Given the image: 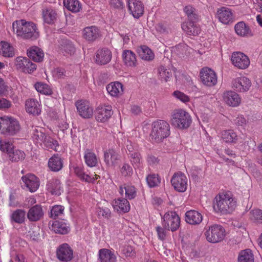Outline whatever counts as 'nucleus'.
<instances>
[{
	"label": "nucleus",
	"mask_w": 262,
	"mask_h": 262,
	"mask_svg": "<svg viewBox=\"0 0 262 262\" xmlns=\"http://www.w3.org/2000/svg\"><path fill=\"white\" fill-rule=\"evenodd\" d=\"M28 58L27 57H18L16 59L15 64L17 69H21L24 71L26 62L28 61Z\"/></svg>",
	"instance_id": "bf43d9fd"
},
{
	"label": "nucleus",
	"mask_w": 262,
	"mask_h": 262,
	"mask_svg": "<svg viewBox=\"0 0 262 262\" xmlns=\"http://www.w3.org/2000/svg\"><path fill=\"white\" fill-rule=\"evenodd\" d=\"M34 86L36 91L40 93L49 95L52 93L51 89L46 83L37 82Z\"/></svg>",
	"instance_id": "8fccbe9b"
},
{
	"label": "nucleus",
	"mask_w": 262,
	"mask_h": 262,
	"mask_svg": "<svg viewBox=\"0 0 262 262\" xmlns=\"http://www.w3.org/2000/svg\"><path fill=\"white\" fill-rule=\"evenodd\" d=\"M52 230L56 233L66 234L70 231L69 226L63 221H55L52 225Z\"/></svg>",
	"instance_id": "7c9ffc66"
},
{
	"label": "nucleus",
	"mask_w": 262,
	"mask_h": 262,
	"mask_svg": "<svg viewBox=\"0 0 262 262\" xmlns=\"http://www.w3.org/2000/svg\"><path fill=\"white\" fill-rule=\"evenodd\" d=\"M26 111L29 114L38 115L40 113L41 109L38 102L34 99H31L26 102Z\"/></svg>",
	"instance_id": "c756f323"
},
{
	"label": "nucleus",
	"mask_w": 262,
	"mask_h": 262,
	"mask_svg": "<svg viewBox=\"0 0 262 262\" xmlns=\"http://www.w3.org/2000/svg\"><path fill=\"white\" fill-rule=\"evenodd\" d=\"M14 148V146L12 143L7 141L0 140V149L2 151L7 153L8 156Z\"/></svg>",
	"instance_id": "603ef678"
},
{
	"label": "nucleus",
	"mask_w": 262,
	"mask_h": 262,
	"mask_svg": "<svg viewBox=\"0 0 262 262\" xmlns=\"http://www.w3.org/2000/svg\"><path fill=\"white\" fill-rule=\"evenodd\" d=\"M64 6L73 12H78L81 9V5L78 0H64Z\"/></svg>",
	"instance_id": "37998d69"
},
{
	"label": "nucleus",
	"mask_w": 262,
	"mask_h": 262,
	"mask_svg": "<svg viewBox=\"0 0 262 262\" xmlns=\"http://www.w3.org/2000/svg\"><path fill=\"white\" fill-rule=\"evenodd\" d=\"M170 135V126L164 120H158L152 124V130L150 133L151 140L156 142H160Z\"/></svg>",
	"instance_id": "20e7f679"
},
{
	"label": "nucleus",
	"mask_w": 262,
	"mask_h": 262,
	"mask_svg": "<svg viewBox=\"0 0 262 262\" xmlns=\"http://www.w3.org/2000/svg\"><path fill=\"white\" fill-rule=\"evenodd\" d=\"M112 58V53L107 48L99 49L96 55V62L100 65H104L108 63Z\"/></svg>",
	"instance_id": "aec40b11"
},
{
	"label": "nucleus",
	"mask_w": 262,
	"mask_h": 262,
	"mask_svg": "<svg viewBox=\"0 0 262 262\" xmlns=\"http://www.w3.org/2000/svg\"><path fill=\"white\" fill-rule=\"evenodd\" d=\"M127 6L128 10L135 18H139L143 15L144 7L139 0H128Z\"/></svg>",
	"instance_id": "ddd939ff"
},
{
	"label": "nucleus",
	"mask_w": 262,
	"mask_h": 262,
	"mask_svg": "<svg viewBox=\"0 0 262 262\" xmlns=\"http://www.w3.org/2000/svg\"><path fill=\"white\" fill-rule=\"evenodd\" d=\"M0 53L5 57H12L14 55L13 48L8 42L2 41Z\"/></svg>",
	"instance_id": "a18cd8bd"
},
{
	"label": "nucleus",
	"mask_w": 262,
	"mask_h": 262,
	"mask_svg": "<svg viewBox=\"0 0 262 262\" xmlns=\"http://www.w3.org/2000/svg\"><path fill=\"white\" fill-rule=\"evenodd\" d=\"M28 56L34 61L41 62L44 57V52L42 50L37 46H33L27 50Z\"/></svg>",
	"instance_id": "b1692460"
},
{
	"label": "nucleus",
	"mask_w": 262,
	"mask_h": 262,
	"mask_svg": "<svg viewBox=\"0 0 262 262\" xmlns=\"http://www.w3.org/2000/svg\"><path fill=\"white\" fill-rule=\"evenodd\" d=\"M171 124L180 129L187 128L192 120L188 113L183 110H177L173 112L171 119Z\"/></svg>",
	"instance_id": "39448f33"
},
{
	"label": "nucleus",
	"mask_w": 262,
	"mask_h": 262,
	"mask_svg": "<svg viewBox=\"0 0 262 262\" xmlns=\"http://www.w3.org/2000/svg\"><path fill=\"white\" fill-rule=\"evenodd\" d=\"M171 183L174 189L179 192H185L188 186V179L181 171L175 172L171 179Z\"/></svg>",
	"instance_id": "6e6552de"
},
{
	"label": "nucleus",
	"mask_w": 262,
	"mask_h": 262,
	"mask_svg": "<svg viewBox=\"0 0 262 262\" xmlns=\"http://www.w3.org/2000/svg\"><path fill=\"white\" fill-rule=\"evenodd\" d=\"M121 172L124 176H130L133 173V169L129 164L124 163L121 168Z\"/></svg>",
	"instance_id": "e2e57ef3"
},
{
	"label": "nucleus",
	"mask_w": 262,
	"mask_h": 262,
	"mask_svg": "<svg viewBox=\"0 0 262 262\" xmlns=\"http://www.w3.org/2000/svg\"><path fill=\"white\" fill-rule=\"evenodd\" d=\"M26 157L25 153L19 149L14 148L11 152H9V159L13 162L22 161Z\"/></svg>",
	"instance_id": "58836bf2"
},
{
	"label": "nucleus",
	"mask_w": 262,
	"mask_h": 262,
	"mask_svg": "<svg viewBox=\"0 0 262 262\" xmlns=\"http://www.w3.org/2000/svg\"><path fill=\"white\" fill-rule=\"evenodd\" d=\"M110 4L112 7L115 8L122 9L123 8V3L121 0H111Z\"/></svg>",
	"instance_id": "774afa93"
},
{
	"label": "nucleus",
	"mask_w": 262,
	"mask_h": 262,
	"mask_svg": "<svg viewBox=\"0 0 262 262\" xmlns=\"http://www.w3.org/2000/svg\"><path fill=\"white\" fill-rule=\"evenodd\" d=\"M12 27L14 30L16 29L17 35L23 39L34 40L39 36L36 26L32 22L24 19L16 20L13 22Z\"/></svg>",
	"instance_id": "f257e3e1"
},
{
	"label": "nucleus",
	"mask_w": 262,
	"mask_h": 262,
	"mask_svg": "<svg viewBox=\"0 0 262 262\" xmlns=\"http://www.w3.org/2000/svg\"><path fill=\"white\" fill-rule=\"evenodd\" d=\"M75 173L80 179L84 180L85 182H90L91 180L90 177L85 174L84 172L83 169L81 167H76L75 168Z\"/></svg>",
	"instance_id": "4d7b16f0"
},
{
	"label": "nucleus",
	"mask_w": 262,
	"mask_h": 262,
	"mask_svg": "<svg viewBox=\"0 0 262 262\" xmlns=\"http://www.w3.org/2000/svg\"><path fill=\"white\" fill-rule=\"evenodd\" d=\"M48 190L52 194L59 195L61 194V183L58 179L49 181L47 185Z\"/></svg>",
	"instance_id": "c9c22d12"
},
{
	"label": "nucleus",
	"mask_w": 262,
	"mask_h": 262,
	"mask_svg": "<svg viewBox=\"0 0 262 262\" xmlns=\"http://www.w3.org/2000/svg\"><path fill=\"white\" fill-rule=\"evenodd\" d=\"M234 89L239 92H247L251 85L250 80L246 77H240L235 78L232 82Z\"/></svg>",
	"instance_id": "a211bd4d"
},
{
	"label": "nucleus",
	"mask_w": 262,
	"mask_h": 262,
	"mask_svg": "<svg viewBox=\"0 0 262 262\" xmlns=\"http://www.w3.org/2000/svg\"><path fill=\"white\" fill-rule=\"evenodd\" d=\"M128 156L133 165H134V166L138 167L141 162V157L140 154L135 151L134 152H131V154Z\"/></svg>",
	"instance_id": "6e6d98bb"
},
{
	"label": "nucleus",
	"mask_w": 262,
	"mask_h": 262,
	"mask_svg": "<svg viewBox=\"0 0 262 262\" xmlns=\"http://www.w3.org/2000/svg\"><path fill=\"white\" fill-rule=\"evenodd\" d=\"M44 146L49 149H55L56 147L58 145L56 140H54L51 137L47 135L42 142Z\"/></svg>",
	"instance_id": "864d4df0"
},
{
	"label": "nucleus",
	"mask_w": 262,
	"mask_h": 262,
	"mask_svg": "<svg viewBox=\"0 0 262 262\" xmlns=\"http://www.w3.org/2000/svg\"><path fill=\"white\" fill-rule=\"evenodd\" d=\"M104 161L107 165H114L119 160L120 156L113 149H108L104 153Z\"/></svg>",
	"instance_id": "a878e982"
},
{
	"label": "nucleus",
	"mask_w": 262,
	"mask_h": 262,
	"mask_svg": "<svg viewBox=\"0 0 262 262\" xmlns=\"http://www.w3.org/2000/svg\"><path fill=\"white\" fill-rule=\"evenodd\" d=\"M24 186L31 192H35L39 188L40 181L39 179L33 174H27L21 178Z\"/></svg>",
	"instance_id": "f8f14e48"
},
{
	"label": "nucleus",
	"mask_w": 262,
	"mask_h": 262,
	"mask_svg": "<svg viewBox=\"0 0 262 262\" xmlns=\"http://www.w3.org/2000/svg\"><path fill=\"white\" fill-rule=\"evenodd\" d=\"M84 158L86 164L91 167L97 166L98 159L95 153L86 149L84 152Z\"/></svg>",
	"instance_id": "4c0bfd02"
},
{
	"label": "nucleus",
	"mask_w": 262,
	"mask_h": 262,
	"mask_svg": "<svg viewBox=\"0 0 262 262\" xmlns=\"http://www.w3.org/2000/svg\"><path fill=\"white\" fill-rule=\"evenodd\" d=\"M231 61L235 67L240 69H246L250 64L248 57L240 52H234L232 54Z\"/></svg>",
	"instance_id": "9b49d317"
},
{
	"label": "nucleus",
	"mask_w": 262,
	"mask_h": 262,
	"mask_svg": "<svg viewBox=\"0 0 262 262\" xmlns=\"http://www.w3.org/2000/svg\"><path fill=\"white\" fill-rule=\"evenodd\" d=\"M36 69V64L32 62L28 58L26 62L23 72L25 73H31Z\"/></svg>",
	"instance_id": "052dcab7"
},
{
	"label": "nucleus",
	"mask_w": 262,
	"mask_h": 262,
	"mask_svg": "<svg viewBox=\"0 0 262 262\" xmlns=\"http://www.w3.org/2000/svg\"><path fill=\"white\" fill-rule=\"evenodd\" d=\"M236 207V201L228 194H218L214 199L213 207L214 211L222 214L231 213Z\"/></svg>",
	"instance_id": "f03ea898"
},
{
	"label": "nucleus",
	"mask_w": 262,
	"mask_h": 262,
	"mask_svg": "<svg viewBox=\"0 0 262 262\" xmlns=\"http://www.w3.org/2000/svg\"><path fill=\"white\" fill-rule=\"evenodd\" d=\"M26 212L22 209H17L14 211L11 216L12 222L18 224H22L25 220Z\"/></svg>",
	"instance_id": "c03bdc74"
},
{
	"label": "nucleus",
	"mask_w": 262,
	"mask_h": 262,
	"mask_svg": "<svg viewBox=\"0 0 262 262\" xmlns=\"http://www.w3.org/2000/svg\"><path fill=\"white\" fill-rule=\"evenodd\" d=\"M166 230L165 228H164L163 226L162 227L160 226H157L156 227V231L158 233V237L161 240H164L165 239L166 233Z\"/></svg>",
	"instance_id": "69168bd1"
},
{
	"label": "nucleus",
	"mask_w": 262,
	"mask_h": 262,
	"mask_svg": "<svg viewBox=\"0 0 262 262\" xmlns=\"http://www.w3.org/2000/svg\"><path fill=\"white\" fill-rule=\"evenodd\" d=\"M200 78L203 83L208 86L215 85L217 83V76L213 70L205 67L201 69Z\"/></svg>",
	"instance_id": "1a4fd4ad"
},
{
	"label": "nucleus",
	"mask_w": 262,
	"mask_h": 262,
	"mask_svg": "<svg viewBox=\"0 0 262 262\" xmlns=\"http://www.w3.org/2000/svg\"><path fill=\"white\" fill-rule=\"evenodd\" d=\"M238 262H254V256L249 249L242 251L238 256Z\"/></svg>",
	"instance_id": "79ce46f5"
},
{
	"label": "nucleus",
	"mask_w": 262,
	"mask_h": 262,
	"mask_svg": "<svg viewBox=\"0 0 262 262\" xmlns=\"http://www.w3.org/2000/svg\"><path fill=\"white\" fill-rule=\"evenodd\" d=\"M180 217L174 211H168L162 217V225L164 228L174 232L180 226Z\"/></svg>",
	"instance_id": "0eeeda50"
},
{
	"label": "nucleus",
	"mask_w": 262,
	"mask_h": 262,
	"mask_svg": "<svg viewBox=\"0 0 262 262\" xmlns=\"http://www.w3.org/2000/svg\"><path fill=\"white\" fill-rule=\"evenodd\" d=\"M173 95L178 99L183 102H187L189 101V98L182 92L177 91L173 92Z\"/></svg>",
	"instance_id": "680f3d73"
},
{
	"label": "nucleus",
	"mask_w": 262,
	"mask_h": 262,
	"mask_svg": "<svg viewBox=\"0 0 262 262\" xmlns=\"http://www.w3.org/2000/svg\"><path fill=\"white\" fill-rule=\"evenodd\" d=\"M11 103L10 101L5 98H0V109H6L10 108Z\"/></svg>",
	"instance_id": "338daca9"
},
{
	"label": "nucleus",
	"mask_w": 262,
	"mask_h": 262,
	"mask_svg": "<svg viewBox=\"0 0 262 262\" xmlns=\"http://www.w3.org/2000/svg\"><path fill=\"white\" fill-rule=\"evenodd\" d=\"M182 29L189 35H196L200 32V28L196 23H184L182 24Z\"/></svg>",
	"instance_id": "f704fd0d"
},
{
	"label": "nucleus",
	"mask_w": 262,
	"mask_h": 262,
	"mask_svg": "<svg viewBox=\"0 0 262 262\" xmlns=\"http://www.w3.org/2000/svg\"><path fill=\"white\" fill-rule=\"evenodd\" d=\"M122 58L124 64L127 66L133 67L137 66L136 55L131 50H124L122 53Z\"/></svg>",
	"instance_id": "cd10ccee"
},
{
	"label": "nucleus",
	"mask_w": 262,
	"mask_h": 262,
	"mask_svg": "<svg viewBox=\"0 0 262 262\" xmlns=\"http://www.w3.org/2000/svg\"><path fill=\"white\" fill-rule=\"evenodd\" d=\"M75 106L79 115L83 118H90L93 116V108L88 101L82 100L77 101Z\"/></svg>",
	"instance_id": "9d476101"
},
{
	"label": "nucleus",
	"mask_w": 262,
	"mask_h": 262,
	"mask_svg": "<svg viewBox=\"0 0 262 262\" xmlns=\"http://www.w3.org/2000/svg\"><path fill=\"white\" fill-rule=\"evenodd\" d=\"M113 115L111 105L98 106L96 110V119L97 121L104 122L108 120Z\"/></svg>",
	"instance_id": "f3484780"
},
{
	"label": "nucleus",
	"mask_w": 262,
	"mask_h": 262,
	"mask_svg": "<svg viewBox=\"0 0 262 262\" xmlns=\"http://www.w3.org/2000/svg\"><path fill=\"white\" fill-rule=\"evenodd\" d=\"M57 257L62 261L71 260L73 256V250L70 246L66 243L60 245L56 251Z\"/></svg>",
	"instance_id": "4468645a"
},
{
	"label": "nucleus",
	"mask_w": 262,
	"mask_h": 262,
	"mask_svg": "<svg viewBox=\"0 0 262 262\" xmlns=\"http://www.w3.org/2000/svg\"><path fill=\"white\" fill-rule=\"evenodd\" d=\"M98 259L100 262H116L117 257L111 250L103 248L99 250Z\"/></svg>",
	"instance_id": "393cba45"
},
{
	"label": "nucleus",
	"mask_w": 262,
	"mask_h": 262,
	"mask_svg": "<svg viewBox=\"0 0 262 262\" xmlns=\"http://www.w3.org/2000/svg\"><path fill=\"white\" fill-rule=\"evenodd\" d=\"M158 77L162 82H167L172 77V73L170 69L161 66L158 68Z\"/></svg>",
	"instance_id": "a19ab883"
},
{
	"label": "nucleus",
	"mask_w": 262,
	"mask_h": 262,
	"mask_svg": "<svg viewBox=\"0 0 262 262\" xmlns=\"http://www.w3.org/2000/svg\"><path fill=\"white\" fill-rule=\"evenodd\" d=\"M20 130L19 122L11 117H0V132L6 136H13L17 135Z\"/></svg>",
	"instance_id": "7ed1b4c3"
},
{
	"label": "nucleus",
	"mask_w": 262,
	"mask_h": 262,
	"mask_svg": "<svg viewBox=\"0 0 262 262\" xmlns=\"http://www.w3.org/2000/svg\"><path fill=\"white\" fill-rule=\"evenodd\" d=\"M43 216L42 206L37 204L31 207L28 213L27 217L31 222H36L40 220Z\"/></svg>",
	"instance_id": "412c9836"
},
{
	"label": "nucleus",
	"mask_w": 262,
	"mask_h": 262,
	"mask_svg": "<svg viewBox=\"0 0 262 262\" xmlns=\"http://www.w3.org/2000/svg\"><path fill=\"white\" fill-rule=\"evenodd\" d=\"M205 235L207 241L209 243H219L224 239L225 230L221 225L214 224L206 229Z\"/></svg>",
	"instance_id": "423d86ee"
},
{
	"label": "nucleus",
	"mask_w": 262,
	"mask_h": 262,
	"mask_svg": "<svg viewBox=\"0 0 262 262\" xmlns=\"http://www.w3.org/2000/svg\"><path fill=\"white\" fill-rule=\"evenodd\" d=\"M98 215H102L106 219H109L111 216V212L107 208H99L98 210Z\"/></svg>",
	"instance_id": "0e129e2a"
},
{
	"label": "nucleus",
	"mask_w": 262,
	"mask_h": 262,
	"mask_svg": "<svg viewBox=\"0 0 262 262\" xmlns=\"http://www.w3.org/2000/svg\"><path fill=\"white\" fill-rule=\"evenodd\" d=\"M82 36L86 41L92 42L100 36V31L96 26L86 27L82 30Z\"/></svg>",
	"instance_id": "dca6fc26"
},
{
	"label": "nucleus",
	"mask_w": 262,
	"mask_h": 262,
	"mask_svg": "<svg viewBox=\"0 0 262 262\" xmlns=\"http://www.w3.org/2000/svg\"><path fill=\"white\" fill-rule=\"evenodd\" d=\"M122 84L117 81L108 84L106 86V90L112 96L116 97L122 92Z\"/></svg>",
	"instance_id": "e433bc0d"
},
{
	"label": "nucleus",
	"mask_w": 262,
	"mask_h": 262,
	"mask_svg": "<svg viewBox=\"0 0 262 262\" xmlns=\"http://www.w3.org/2000/svg\"><path fill=\"white\" fill-rule=\"evenodd\" d=\"M234 29L236 33L241 36H246L249 33V28L243 21L236 24Z\"/></svg>",
	"instance_id": "49530a36"
},
{
	"label": "nucleus",
	"mask_w": 262,
	"mask_h": 262,
	"mask_svg": "<svg viewBox=\"0 0 262 262\" xmlns=\"http://www.w3.org/2000/svg\"><path fill=\"white\" fill-rule=\"evenodd\" d=\"M146 182L149 187H155L160 183V179L158 174L152 173L146 177Z\"/></svg>",
	"instance_id": "3c124183"
},
{
	"label": "nucleus",
	"mask_w": 262,
	"mask_h": 262,
	"mask_svg": "<svg viewBox=\"0 0 262 262\" xmlns=\"http://www.w3.org/2000/svg\"><path fill=\"white\" fill-rule=\"evenodd\" d=\"M114 208L117 210L120 209L122 212L125 213L128 212L130 210V205L125 198L118 199L117 200H114L113 203Z\"/></svg>",
	"instance_id": "473e14b6"
},
{
	"label": "nucleus",
	"mask_w": 262,
	"mask_h": 262,
	"mask_svg": "<svg viewBox=\"0 0 262 262\" xmlns=\"http://www.w3.org/2000/svg\"><path fill=\"white\" fill-rule=\"evenodd\" d=\"M202 215L196 210H190L185 213V221L190 225H199L202 222Z\"/></svg>",
	"instance_id": "4be33fe9"
},
{
	"label": "nucleus",
	"mask_w": 262,
	"mask_h": 262,
	"mask_svg": "<svg viewBox=\"0 0 262 262\" xmlns=\"http://www.w3.org/2000/svg\"><path fill=\"white\" fill-rule=\"evenodd\" d=\"M42 14L44 21L48 24H53L56 20L57 14L52 9H43Z\"/></svg>",
	"instance_id": "72a5a7b5"
},
{
	"label": "nucleus",
	"mask_w": 262,
	"mask_h": 262,
	"mask_svg": "<svg viewBox=\"0 0 262 262\" xmlns=\"http://www.w3.org/2000/svg\"><path fill=\"white\" fill-rule=\"evenodd\" d=\"M64 207L61 205H55L51 210L50 217L55 219L63 214Z\"/></svg>",
	"instance_id": "5fc2aeb1"
},
{
	"label": "nucleus",
	"mask_w": 262,
	"mask_h": 262,
	"mask_svg": "<svg viewBox=\"0 0 262 262\" xmlns=\"http://www.w3.org/2000/svg\"><path fill=\"white\" fill-rule=\"evenodd\" d=\"M250 220L256 224H262V210L255 209L251 210L249 213Z\"/></svg>",
	"instance_id": "de8ad7c7"
},
{
	"label": "nucleus",
	"mask_w": 262,
	"mask_h": 262,
	"mask_svg": "<svg viewBox=\"0 0 262 262\" xmlns=\"http://www.w3.org/2000/svg\"><path fill=\"white\" fill-rule=\"evenodd\" d=\"M125 192V199L132 200L136 196V190L134 186L124 184L120 186L119 187V192L121 194H123Z\"/></svg>",
	"instance_id": "2f4dec72"
},
{
	"label": "nucleus",
	"mask_w": 262,
	"mask_h": 262,
	"mask_svg": "<svg viewBox=\"0 0 262 262\" xmlns=\"http://www.w3.org/2000/svg\"><path fill=\"white\" fill-rule=\"evenodd\" d=\"M63 165V161L58 154L54 155L48 161V167L50 170L58 172L62 169Z\"/></svg>",
	"instance_id": "5701e85b"
},
{
	"label": "nucleus",
	"mask_w": 262,
	"mask_h": 262,
	"mask_svg": "<svg viewBox=\"0 0 262 262\" xmlns=\"http://www.w3.org/2000/svg\"><path fill=\"white\" fill-rule=\"evenodd\" d=\"M217 17L224 24H229L233 22L234 17L232 10L226 7H222L217 11Z\"/></svg>",
	"instance_id": "2eb2a0df"
},
{
	"label": "nucleus",
	"mask_w": 262,
	"mask_h": 262,
	"mask_svg": "<svg viewBox=\"0 0 262 262\" xmlns=\"http://www.w3.org/2000/svg\"><path fill=\"white\" fill-rule=\"evenodd\" d=\"M222 138L226 143H234L238 140L236 134L233 130H224L222 133Z\"/></svg>",
	"instance_id": "ea45409f"
},
{
	"label": "nucleus",
	"mask_w": 262,
	"mask_h": 262,
	"mask_svg": "<svg viewBox=\"0 0 262 262\" xmlns=\"http://www.w3.org/2000/svg\"><path fill=\"white\" fill-rule=\"evenodd\" d=\"M53 75L56 78H63L66 76V72L64 69L58 67L54 69Z\"/></svg>",
	"instance_id": "13d9d810"
},
{
	"label": "nucleus",
	"mask_w": 262,
	"mask_h": 262,
	"mask_svg": "<svg viewBox=\"0 0 262 262\" xmlns=\"http://www.w3.org/2000/svg\"><path fill=\"white\" fill-rule=\"evenodd\" d=\"M43 130V129L41 128H35L33 130L32 138L36 143L41 144L43 140L46 139L47 135Z\"/></svg>",
	"instance_id": "09e8293b"
},
{
	"label": "nucleus",
	"mask_w": 262,
	"mask_h": 262,
	"mask_svg": "<svg viewBox=\"0 0 262 262\" xmlns=\"http://www.w3.org/2000/svg\"><path fill=\"white\" fill-rule=\"evenodd\" d=\"M59 49L64 55H71L75 51V48L72 42L68 39H64L60 41Z\"/></svg>",
	"instance_id": "bb28decb"
},
{
	"label": "nucleus",
	"mask_w": 262,
	"mask_h": 262,
	"mask_svg": "<svg viewBox=\"0 0 262 262\" xmlns=\"http://www.w3.org/2000/svg\"><path fill=\"white\" fill-rule=\"evenodd\" d=\"M139 57L143 60L151 61L155 57L152 51L146 46H141L137 49Z\"/></svg>",
	"instance_id": "c85d7f7f"
},
{
	"label": "nucleus",
	"mask_w": 262,
	"mask_h": 262,
	"mask_svg": "<svg viewBox=\"0 0 262 262\" xmlns=\"http://www.w3.org/2000/svg\"><path fill=\"white\" fill-rule=\"evenodd\" d=\"M224 101L229 106L236 107L241 103V99L238 94L236 92L229 91L223 94Z\"/></svg>",
	"instance_id": "6ab92c4d"
}]
</instances>
